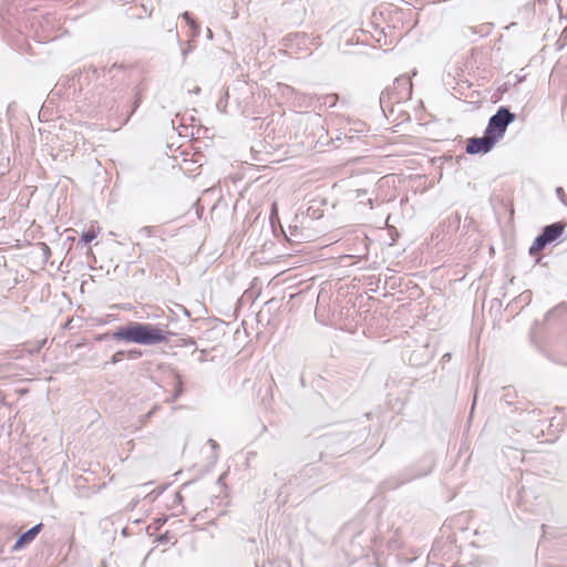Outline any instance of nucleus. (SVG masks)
Instances as JSON below:
<instances>
[{"label":"nucleus","instance_id":"obj_1","mask_svg":"<svg viewBox=\"0 0 567 567\" xmlns=\"http://www.w3.org/2000/svg\"><path fill=\"white\" fill-rule=\"evenodd\" d=\"M174 333L163 328L161 324L130 322L118 327L112 333H105L99 339L103 340L111 337L114 340L134 342L144 346H155L167 343Z\"/></svg>","mask_w":567,"mask_h":567},{"label":"nucleus","instance_id":"obj_2","mask_svg":"<svg viewBox=\"0 0 567 567\" xmlns=\"http://www.w3.org/2000/svg\"><path fill=\"white\" fill-rule=\"evenodd\" d=\"M412 94V81L408 75L398 76L393 84L385 87L380 95V106L385 112V107L392 103H400L409 100Z\"/></svg>","mask_w":567,"mask_h":567},{"label":"nucleus","instance_id":"obj_3","mask_svg":"<svg viewBox=\"0 0 567 567\" xmlns=\"http://www.w3.org/2000/svg\"><path fill=\"white\" fill-rule=\"evenodd\" d=\"M516 120V114L511 112L508 107L501 106L494 115L488 120L485 134L493 137L496 142L506 133L509 124Z\"/></svg>","mask_w":567,"mask_h":567},{"label":"nucleus","instance_id":"obj_4","mask_svg":"<svg viewBox=\"0 0 567 567\" xmlns=\"http://www.w3.org/2000/svg\"><path fill=\"white\" fill-rule=\"evenodd\" d=\"M565 230V224L561 221L553 223L543 228L542 233L535 238L529 247V255L534 256L542 251L548 244L555 241Z\"/></svg>","mask_w":567,"mask_h":567},{"label":"nucleus","instance_id":"obj_5","mask_svg":"<svg viewBox=\"0 0 567 567\" xmlns=\"http://www.w3.org/2000/svg\"><path fill=\"white\" fill-rule=\"evenodd\" d=\"M496 141L484 133L481 137H471L467 140L466 153L471 155L486 154L493 150Z\"/></svg>","mask_w":567,"mask_h":567},{"label":"nucleus","instance_id":"obj_6","mask_svg":"<svg viewBox=\"0 0 567 567\" xmlns=\"http://www.w3.org/2000/svg\"><path fill=\"white\" fill-rule=\"evenodd\" d=\"M43 524H37L33 527H31L29 530L22 533L19 538L16 540L14 545L12 546L13 551H18L25 547L28 544L33 542V539L38 536V534L42 530Z\"/></svg>","mask_w":567,"mask_h":567},{"label":"nucleus","instance_id":"obj_7","mask_svg":"<svg viewBox=\"0 0 567 567\" xmlns=\"http://www.w3.org/2000/svg\"><path fill=\"white\" fill-rule=\"evenodd\" d=\"M142 355V352L140 350H131V351H124V350H120L117 352H115L111 359H110V363L111 364H116L118 363L120 361H122L124 358H130V359H137Z\"/></svg>","mask_w":567,"mask_h":567},{"label":"nucleus","instance_id":"obj_8","mask_svg":"<svg viewBox=\"0 0 567 567\" xmlns=\"http://www.w3.org/2000/svg\"><path fill=\"white\" fill-rule=\"evenodd\" d=\"M174 377V393L171 401H176L184 392V382L182 375L178 372L173 373Z\"/></svg>","mask_w":567,"mask_h":567},{"label":"nucleus","instance_id":"obj_9","mask_svg":"<svg viewBox=\"0 0 567 567\" xmlns=\"http://www.w3.org/2000/svg\"><path fill=\"white\" fill-rule=\"evenodd\" d=\"M182 18L185 20V22L190 27L193 31V35L196 37L199 34V24L193 19L190 13L188 11H185L182 13Z\"/></svg>","mask_w":567,"mask_h":567},{"label":"nucleus","instance_id":"obj_10","mask_svg":"<svg viewBox=\"0 0 567 567\" xmlns=\"http://www.w3.org/2000/svg\"><path fill=\"white\" fill-rule=\"evenodd\" d=\"M317 101L320 102V106H329L332 107L337 104L338 95L337 94H327L320 97H317Z\"/></svg>","mask_w":567,"mask_h":567},{"label":"nucleus","instance_id":"obj_11","mask_svg":"<svg viewBox=\"0 0 567 567\" xmlns=\"http://www.w3.org/2000/svg\"><path fill=\"white\" fill-rule=\"evenodd\" d=\"M96 237V234L94 230H89V231H85L82 234L80 240H79V244H89L91 243L93 239H95Z\"/></svg>","mask_w":567,"mask_h":567},{"label":"nucleus","instance_id":"obj_12","mask_svg":"<svg viewBox=\"0 0 567 567\" xmlns=\"http://www.w3.org/2000/svg\"><path fill=\"white\" fill-rule=\"evenodd\" d=\"M159 409L158 405H154L151 411H148L146 414L141 416V423L145 424L147 420Z\"/></svg>","mask_w":567,"mask_h":567},{"label":"nucleus","instance_id":"obj_13","mask_svg":"<svg viewBox=\"0 0 567 567\" xmlns=\"http://www.w3.org/2000/svg\"><path fill=\"white\" fill-rule=\"evenodd\" d=\"M354 193H355V198L359 199V203L363 204V198L367 195V190L365 189H355Z\"/></svg>","mask_w":567,"mask_h":567},{"label":"nucleus","instance_id":"obj_14","mask_svg":"<svg viewBox=\"0 0 567 567\" xmlns=\"http://www.w3.org/2000/svg\"><path fill=\"white\" fill-rule=\"evenodd\" d=\"M556 194L559 197V199L561 200V203L567 205V203H566V194H565V192H564V189L561 187H557Z\"/></svg>","mask_w":567,"mask_h":567},{"label":"nucleus","instance_id":"obj_15","mask_svg":"<svg viewBox=\"0 0 567 567\" xmlns=\"http://www.w3.org/2000/svg\"><path fill=\"white\" fill-rule=\"evenodd\" d=\"M140 103H141V93H140V92H137V93H136V97H135L134 107H133V110L130 112V114H128L127 118H128V117H130V116L135 112V110L138 107Z\"/></svg>","mask_w":567,"mask_h":567},{"label":"nucleus","instance_id":"obj_16","mask_svg":"<svg viewBox=\"0 0 567 567\" xmlns=\"http://www.w3.org/2000/svg\"><path fill=\"white\" fill-rule=\"evenodd\" d=\"M182 501H183V496H182V494H181L179 492H176V493L174 494V504H176V503H178V504H179V503H182Z\"/></svg>","mask_w":567,"mask_h":567},{"label":"nucleus","instance_id":"obj_17","mask_svg":"<svg viewBox=\"0 0 567 567\" xmlns=\"http://www.w3.org/2000/svg\"><path fill=\"white\" fill-rule=\"evenodd\" d=\"M110 72H114V75H117V73L123 72V69H122V66L113 65L112 69L110 70Z\"/></svg>","mask_w":567,"mask_h":567},{"label":"nucleus","instance_id":"obj_18","mask_svg":"<svg viewBox=\"0 0 567 567\" xmlns=\"http://www.w3.org/2000/svg\"><path fill=\"white\" fill-rule=\"evenodd\" d=\"M153 229H154L153 227H144L142 229V231L145 233L147 236H150L152 234Z\"/></svg>","mask_w":567,"mask_h":567},{"label":"nucleus","instance_id":"obj_19","mask_svg":"<svg viewBox=\"0 0 567 567\" xmlns=\"http://www.w3.org/2000/svg\"><path fill=\"white\" fill-rule=\"evenodd\" d=\"M208 443L210 444L212 449L214 450H217L218 449V443L215 441V440H209Z\"/></svg>","mask_w":567,"mask_h":567},{"label":"nucleus","instance_id":"obj_20","mask_svg":"<svg viewBox=\"0 0 567 567\" xmlns=\"http://www.w3.org/2000/svg\"><path fill=\"white\" fill-rule=\"evenodd\" d=\"M205 360V351L200 352V357L198 358V361L203 362Z\"/></svg>","mask_w":567,"mask_h":567},{"label":"nucleus","instance_id":"obj_21","mask_svg":"<svg viewBox=\"0 0 567 567\" xmlns=\"http://www.w3.org/2000/svg\"><path fill=\"white\" fill-rule=\"evenodd\" d=\"M367 204L370 206V208H372V205H373L372 198H368L367 199Z\"/></svg>","mask_w":567,"mask_h":567},{"label":"nucleus","instance_id":"obj_22","mask_svg":"<svg viewBox=\"0 0 567 567\" xmlns=\"http://www.w3.org/2000/svg\"><path fill=\"white\" fill-rule=\"evenodd\" d=\"M186 344H194V346H195V344H196V341H195V340H193V339H189V340H187V343H186Z\"/></svg>","mask_w":567,"mask_h":567},{"label":"nucleus","instance_id":"obj_23","mask_svg":"<svg viewBox=\"0 0 567 567\" xmlns=\"http://www.w3.org/2000/svg\"><path fill=\"white\" fill-rule=\"evenodd\" d=\"M207 37H208V38H210V39H212V37H213V32H212V30H210V29H208Z\"/></svg>","mask_w":567,"mask_h":567},{"label":"nucleus","instance_id":"obj_24","mask_svg":"<svg viewBox=\"0 0 567 567\" xmlns=\"http://www.w3.org/2000/svg\"><path fill=\"white\" fill-rule=\"evenodd\" d=\"M546 527H547V526H546L545 524H543V525H542V529H543L544 532H545V528H546Z\"/></svg>","mask_w":567,"mask_h":567},{"label":"nucleus","instance_id":"obj_25","mask_svg":"<svg viewBox=\"0 0 567 567\" xmlns=\"http://www.w3.org/2000/svg\"><path fill=\"white\" fill-rule=\"evenodd\" d=\"M161 539L166 540V537H164V535H161Z\"/></svg>","mask_w":567,"mask_h":567},{"label":"nucleus","instance_id":"obj_26","mask_svg":"<svg viewBox=\"0 0 567 567\" xmlns=\"http://www.w3.org/2000/svg\"><path fill=\"white\" fill-rule=\"evenodd\" d=\"M161 539L166 540V537H164V535H161Z\"/></svg>","mask_w":567,"mask_h":567}]
</instances>
